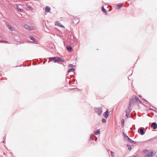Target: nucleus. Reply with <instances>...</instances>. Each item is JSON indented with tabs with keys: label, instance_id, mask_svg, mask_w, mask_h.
I'll return each instance as SVG.
<instances>
[{
	"label": "nucleus",
	"instance_id": "nucleus-1",
	"mask_svg": "<svg viewBox=\"0 0 157 157\" xmlns=\"http://www.w3.org/2000/svg\"><path fill=\"white\" fill-rule=\"evenodd\" d=\"M137 98H136V97H133V98L130 99L129 102V105L128 106L129 110L131 109L132 106L134 104L135 101Z\"/></svg>",
	"mask_w": 157,
	"mask_h": 157
},
{
	"label": "nucleus",
	"instance_id": "nucleus-2",
	"mask_svg": "<svg viewBox=\"0 0 157 157\" xmlns=\"http://www.w3.org/2000/svg\"><path fill=\"white\" fill-rule=\"evenodd\" d=\"M50 59L53 60H54V62L55 63L56 62H63V60H61V59L58 57L51 58Z\"/></svg>",
	"mask_w": 157,
	"mask_h": 157
},
{
	"label": "nucleus",
	"instance_id": "nucleus-3",
	"mask_svg": "<svg viewBox=\"0 0 157 157\" xmlns=\"http://www.w3.org/2000/svg\"><path fill=\"white\" fill-rule=\"evenodd\" d=\"M96 113L99 115L100 116L102 112V109L101 108H96L95 109Z\"/></svg>",
	"mask_w": 157,
	"mask_h": 157
},
{
	"label": "nucleus",
	"instance_id": "nucleus-4",
	"mask_svg": "<svg viewBox=\"0 0 157 157\" xmlns=\"http://www.w3.org/2000/svg\"><path fill=\"white\" fill-rule=\"evenodd\" d=\"M155 153L154 151L150 152L149 154L147 155H146L144 157H151L155 155Z\"/></svg>",
	"mask_w": 157,
	"mask_h": 157
},
{
	"label": "nucleus",
	"instance_id": "nucleus-5",
	"mask_svg": "<svg viewBox=\"0 0 157 157\" xmlns=\"http://www.w3.org/2000/svg\"><path fill=\"white\" fill-rule=\"evenodd\" d=\"M24 26L25 28L28 29L29 30H32L33 29V28L32 27L29 26L27 25H25Z\"/></svg>",
	"mask_w": 157,
	"mask_h": 157
},
{
	"label": "nucleus",
	"instance_id": "nucleus-6",
	"mask_svg": "<svg viewBox=\"0 0 157 157\" xmlns=\"http://www.w3.org/2000/svg\"><path fill=\"white\" fill-rule=\"evenodd\" d=\"M55 25H58L59 26L61 27L64 28V27L63 25H62L60 23L59 21H57L55 23Z\"/></svg>",
	"mask_w": 157,
	"mask_h": 157
},
{
	"label": "nucleus",
	"instance_id": "nucleus-7",
	"mask_svg": "<svg viewBox=\"0 0 157 157\" xmlns=\"http://www.w3.org/2000/svg\"><path fill=\"white\" fill-rule=\"evenodd\" d=\"M123 136H124V137L125 138H126L130 142H132V143L134 142V141H132V140L125 134H124H124Z\"/></svg>",
	"mask_w": 157,
	"mask_h": 157
},
{
	"label": "nucleus",
	"instance_id": "nucleus-8",
	"mask_svg": "<svg viewBox=\"0 0 157 157\" xmlns=\"http://www.w3.org/2000/svg\"><path fill=\"white\" fill-rule=\"evenodd\" d=\"M151 127L154 129H156L157 128V124L155 123H153L151 125Z\"/></svg>",
	"mask_w": 157,
	"mask_h": 157
},
{
	"label": "nucleus",
	"instance_id": "nucleus-9",
	"mask_svg": "<svg viewBox=\"0 0 157 157\" xmlns=\"http://www.w3.org/2000/svg\"><path fill=\"white\" fill-rule=\"evenodd\" d=\"M29 38L31 40H32L33 42H35L36 44L37 43V41L32 36L30 35L29 36Z\"/></svg>",
	"mask_w": 157,
	"mask_h": 157
},
{
	"label": "nucleus",
	"instance_id": "nucleus-10",
	"mask_svg": "<svg viewBox=\"0 0 157 157\" xmlns=\"http://www.w3.org/2000/svg\"><path fill=\"white\" fill-rule=\"evenodd\" d=\"M104 117L106 118L107 117H108L109 115V111H108V110H107L104 113Z\"/></svg>",
	"mask_w": 157,
	"mask_h": 157
},
{
	"label": "nucleus",
	"instance_id": "nucleus-11",
	"mask_svg": "<svg viewBox=\"0 0 157 157\" xmlns=\"http://www.w3.org/2000/svg\"><path fill=\"white\" fill-rule=\"evenodd\" d=\"M73 22L74 24H77L79 22V20L77 18H74L73 20Z\"/></svg>",
	"mask_w": 157,
	"mask_h": 157
},
{
	"label": "nucleus",
	"instance_id": "nucleus-12",
	"mask_svg": "<svg viewBox=\"0 0 157 157\" xmlns=\"http://www.w3.org/2000/svg\"><path fill=\"white\" fill-rule=\"evenodd\" d=\"M139 131L140 132V133L142 135L144 134V129L143 128H140L139 129Z\"/></svg>",
	"mask_w": 157,
	"mask_h": 157
},
{
	"label": "nucleus",
	"instance_id": "nucleus-13",
	"mask_svg": "<svg viewBox=\"0 0 157 157\" xmlns=\"http://www.w3.org/2000/svg\"><path fill=\"white\" fill-rule=\"evenodd\" d=\"M75 71V69L74 68L72 67H71V68H70L68 70V73H70L71 72H74Z\"/></svg>",
	"mask_w": 157,
	"mask_h": 157
},
{
	"label": "nucleus",
	"instance_id": "nucleus-14",
	"mask_svg": "<svg viewBox=\"0 0 157 157\" xmlns=\"http://www.w3.org/2000/svg\"><path fill=\"white\" fill-rule=\"evenodd\" d=\"M7 27L9 29H10L11 31H13L14 30V28L11 27L10 25H7Z\"/></svg>",
	"mask_w": 157,
	"mask_h": 157
},
{
	"label": "nucleus",
	"instance_id": "nucleus-15",
	"mask_svg": "<svg viewBox=\"0 0 157 157\" xmlns=\"http://www.w3.org/2000/svg\"><path fill=\"white\" fill-rule=\"evenodd\" d=\"M122 5H123V4H121V3H120V4H119L117 6V9H120V8L122 6Z\"/></svg>",
	"mask_w": 157,
	"mask_h": 157
},
{
	"label": "nucleus",
	"instance_id": "nucleus-16",
	"mask_svg": "<svg viewBox=\"0 0 157 157\" xmlns=\"http://www.w3.org/2000/svg\"><path fill=\"white\" fill-rule=\"evenodd\" d=\"M100 130H98L94 132V133L95 135H98L100 133Z\"/></svg>",
	"mask_w": 157,
	"mask_h": 157
},
{
	"label": "nucleus",
	"instance_id": "nucleus-17",
	"mask_svg": "<svg viewBox=\"0 0 157 157\" xmlns=\"http://www.w3.org/2000/svg\"><path fill=\"white\" fill-rule=\"evenodd\" d=\"M67 49L68 51L70 52L72 50V48L71 47H67Z\"/></svg>",
	"mask_w": 157,
	"mask_h": 157
},
{
	"label": "nucleus",
	"instance_id": "nucleus-18",
	"mask_svg": "<svg viewBox=\"0 0 157 157\" xmlns=\"http://www.w3.org/2000/svg\"><path fill=\"white\" fill-rule=\"evenodd\" d=\"M127 147H128V149L129 150H130L132 148L130 145H127Z\"/></svg>",
	"mask_w": 157,
	"mask_h": 157
},
{
	"label": "nucleus",
	"instance_id": "nucleus-19",
	"mask_svg": "<svg viewBox=\"0 0 157 157\" xmlns=\"http://www.w3.org/2000/svg\"><path fill=\"white\" fill-rule=\"evenodd\" d=\"M102 122L104 123H105L106 122V120L105 119H103L102 120Z\"/></svg>",
	"mask_w": 157,
	"mask_h": 157
},
{
	"label": "nucleus",
	"instance_id": "nucleus-20",
	"mask_svg": "<svg viewBox=\"0 0 157 157\" xmlns=\"http://www.w3.org/2000/svg\"><path fill=\"white\" fill-rule=\"evenodd\" d=\"M50 8L48 6H46L45 7V10H50Z\"/></svg>",
	"mask_w": 157,
	"mask_h": 157
},
{
	"label": "nucleus",
	"instance_id": "nucleus-21",
	"mask_svg": "<svg viewBox=\"0 0 157 157\" xmlns=\"http://www.w3.org/2000/svg\"><path fill=\"white\" fill-rule=\"evenodd\" d=\"M111 154H112V156L113 157H114V153L112 151H111Z\"/></svg>",
	"mask_w": 157,
	"mask_h": 157
},
{
	"label": "nucleus",
	"instance_id": "nucleus-22",
	"mask_svg": "<svg viewBox=\"0 0 157 157\" xmlns=\"http://www.w3.org/2000/svg\"><path fill=\"white\" fill-rule=\"evenodd\" d=\"M111 6H109L107 7L108 9L109 10H110V9H111Z\"/></svg>",
	"mask_w": 157,
	"mask_h": 157
},
{
	"label": "nucleus",
	"instance_id": "nucleus-23",
	"mask_svg": "<svg viewBox=\"0 0 157 157\" xmlns=\"http://www.w3.org/2000/svg\"><path fill=\"white\" fill-rule=\"evenodd\" d=\"M72 66H73V65H72V64H70L68 66V67H72Z\"/></svg>",
	"mask_w": 157,
	"mask_h": 157
},
{
	"label": "nucleus",
	"instance_id": "nucleus-24",
	"mask_svg": "<svg viewBox=\"0 0 157 157\" xmlns=\"http://www.w3.org/2000/svg\"><path fill=\"white\" fill-rule=\"evenodd\" d=\"M3 43H8V42L6 41H3L2 42Z\"/></svg>",
	"mask_w": 157,
	"mask_h": 157
},
{
	"label": "nucleus",
	"instance_id": "nucleus-25",
	"mask_svg": "<svg viewBox=\"0 0 157 157\" xmlns=\"http://www.w3.org/2000/svg\"><path fill=\"white\" fill-rule=\"evenodd\" d=\"M101 10H105L104 9V7L103 6L101 8Z\"/></svg>",
	"mask_w": 157,
	"mask_h": 157
},
{
	"label": "nucleus",
	"instance_id": "nucleus-26",
	"mask_svg": "<svg viewBox=\"0 0 157 157\" xmlns=\"http://www.w3.org/2000/svg\"><path fill=\"white\" fill-rule=\"evenodd\" d=\"M103 11L104 13H106V10H103Z\"/></svg>",
	"mask_w": 157,
	"mask_h": 157
},
{
	"label": "nucleus",
	"instance_id": "nucleus-27",
	"mask_svg": "<svg viewBox=\"0 0 157 157\" xmlns=\"http://www.w3.org/2000/svg\"><path fill=\"white\" fill-rule=\"evenodd\" d=\"M50 10H46V12H49Z\"/></svg>",
	"mask_w": 157,
	"mask_h": 157
},
{
	"label": "nucleus",
	"instance_id": "nucleus-28",
	"mask_svg": "<svg viewBox=\"0 0 157 157\" xmlns=\"http://www.w3.org/2000/svg\"><path fill=\"white\" fill-rule=\"evenodd\" d=\"M124 122V119H123V121H122V122H123H123Z\"/></svg>",
	"mask_w": 157,
	"mask_h": 157
},
{
	"label": "nucleus",
	"instance_id": "nucleus-29",
	"mask_svg": "<svg viewBox=\"0 0 157 157\" xmlns=\"http://www.w3.org/2000/svg\"><path fill=\"white\" fill-rule=\"evenodd\" d=\"M2 42H3V41H0V43H2Z\"/></svg>",
	"mask_w": 157,
	"mask_h": 157
},
{
	"label": "nucleus",
	"instance_id": "nucleus-30",
	"mask_svg": "<svg viewBox=\"0 0 157 157\" xmlns=\"http://www.w3.org/2000/svg\"><path fill=\"white\" fill-rule=\"evenodd\" d=\"M126 115L128 117V114H126Z\"/></svg>",
	"mask_w": 157,
	"mask_h": 157
}]
</instances>
